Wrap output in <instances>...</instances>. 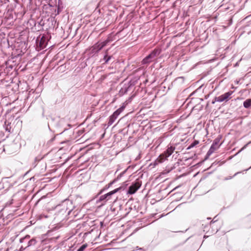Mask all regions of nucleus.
Here are the masks:
<instances>
[{"label": "nucleus", "instance_id": "f257e3e1", "mask_svg": "<svg viewBox=\"0 0 251 251\" xmlns=\"http://www.w3.org/2000/svg\"><path fill=\"white\" fill-rule=\"evenodd\" d=\"M161 52V50L159 49H155L151 52L146 56L142 61L143 64L149 63L151 62L155 57H156Z\"/></svg>", "mask_w": 251, "mask_h": 251}, {"label": "nucleus", "instance_id": "f03ea898", "mask_svg": "<svg viewBox=\"0 0 251 251\" xmlns=\"http://www.w3.org/2000/svg\"><path fill=\"white\" fill-rule=\"evenodd\" d=\"M109 42L108 40H106L101 43L98 42L92 47V51L93 52H97L105 47Z\"/></svg>", "mask_w": 251, "mask_h": 251}, {"label": "nucleus", "instance_id": "7ed1b4c3", "mask_svg": "<svg viewBox=\"0 0 251 251\" xmlns=\"http://www.w3.org/2000/svg\"><path fill=\"white\" fill-rule=\"evenodd\" d=\"M141 186V182L139 181L135 182L129 187L127 194L130 195L134 194L140 188Z\"/></svg>", "mask_w": 251, "mask_h": 251}, {"label": "nucleus", "instance_id": "20e7f679", "mask_svg": "<svg viewBox=\"0 0 251 251\" xmlns=\"http://www.w3.org/2000/svg\"><path fill=\"white\" fill-rule=\"evenodd\" d=\"M221 139V137H218L214 140V142L210 148L209 152L212 153L220 147L221 145V143H220Z\"/></svg>", "mask_w": 251, "mask_h": 251}, {"label": "nucleus", "instance_id": "39448f33", "mask_svg": "<svg viewBox=\"0 0 251 251\" xmlns=\"http://www.w3.org/2000/svg\"><path fill=\"white\" fill-rule=\"evenodd\" d=\"M232 93L233 91H229L221 96H220L218 97H216L215 98V100L218 102H222L225 100L227 101L229 99H230V96L232 95Z\"/></svg>", "mask_w": 251, "mask_h": 251}, {"label": "nucleus", "instance_id": "423d86ee", "mask_svg": "<svg viewBox=\"0 0 251 251\" xmlns=\"http://www.w3.org/2000/svg\"><path fill=\"white\" fill-rule=\"evenodd\" d=\"M37 44L39 46L40 50L45 49L48 44V39L45 36H42L41 39L37 40Z\"/></svg>", "mask_w": 251, "mask_h": 251}, {"label": "nucleus", "instance_id": "0eeeda50", "mask_svg": "<svg viewBox=\"0 0 251 251\" xmlns=\"http://www.w3.org/2000/svg\"><path fill=\"white\" fill-rule=\"evenodd\" d=\"M123 109V107L120 108L113 113V114L110 117L109 124H111L115 121L117 117L122 111Z\"/></svg>", "mask_w": 251, "mask_h": 251}, {"label": "nucleus", "instance_id": "6e6552de", "mask_svg": "<svg viewBox=\"0 0 251 251\" xmlns=\"http://www.w3.org/2000/svg\"><path fill=\"white\" fill-rule=\"evenodd\" d=\"M122 187H120L119 188H117L109 192H108V193L105 194V197H106V201H107L111 199V196L114 194H115L116 193L118 192V191H119L121 189H122Z\"/></svg>", "mask_w": 251, "mask_h": 251}, {"label": "nucleus", "instance_id": "1a4fd4ad", "mask_svg": "<svg viewBox=\"0 0 251 251\" xmlns=\"http://www.w3.org/2000/svg\"><path fill=\"white\" fill-rule=\"evenodd\" d=\"M175 150V147L171 146L170 147H168L164 153L166 155V156L169 157L173 153Z\"/></svg>", "mask_w": 251, "mask_h": 251}, {"label": "nucleus", "instance_id": "9d476101", "mask_svg": "<svg viewBox=\"0 0 251 251\" xmlns=\"http://www.w3.org/2000/svg\"><path fill=\"white\" fill-rule=\"evenodd\" d=\"M166 154L164 153H163L162 154H161L158 158L157 159V160L159 162V163H162V162H163L166 159H167V157H168V156H166Z\"/></svg>", "mask_w": 251, "mask_h": 251}, {"label": "nucleus", "instance_id": "9b49d317", "mask_svg": "<svg viewBox=\"0 0 251 251\" xmlns=\"http://www.w3.org/2000/svg\"><path fill=\"white\" fill-rule=\"evenodd\" d=\"M243 105L246 108L251 107V98L246 100L244 102Z\"/></svg>", "mask_w": 251, "mask_h": 251}, {"label": "nucleus", "instance_id": "f8f14e48", "mask_svg": "<svg viewBox=\"0 0 251 251\" xmlns=\"http://www.w3.org/2000/svg\"><path fill=\"white\" fill-rule=\"evenodd\" d=\"M111 56H108V50H106L105 51V55L104 57V59L105 60V63H107V62L110 59Z\"/></svg>", "mask_w": 251, "mask_h": 251}, {"label": "nucleus", "instance_id": "ddd939ff", "mask_svg": "<svg viewBox=\"0 0 251 251\" xmlns=\"http://www.w3.org/2000/svg\"><path fill=\"white\" fill-rule=\"evenodd\" d=\"M199 141L197 140H195L194 141L193 143H192L188 148V149H191L195 147L196 145H198L199 144Z\"/></svg>", "mask_w": 251, "mask_h": 251}, {"label": "nucleus", "instance_id": "4468645a", "mask_svg": "<svg viewBox=\"0 0 251 251\" xmlns=\"http://www.w3.org/2000/svg\"><path fill=\"white\" fill-rule=\"evenodd\" d=\"M87 246L86 244L83 245L77 250V251H83Z\"/></svg>", "mask_w": 251, "mask_h": 251}, {"label": "nucleus", "instance_id": "2eb2a0df", "mask_svg": "<svg viewBox=\"0 0 251 251\" xmlns=\"http://www.w3.org/2000/svg\"><path fill=\"white\" fill-rule=\"evenodd\" d=\"M99 200H100V201H106V197H105V195L101 196Z\"/></svg>", "mask_w": 251, "mask_h": 251}, {"label": "nucleus", "instance_id": "dca6fc26", "mask_svg": "<svg viewBox=\"0 0 251 251\" xmlns=\"http://www.w3.org/2000/svg\"><path fill=\"white\" fill-rule=\"evenodd\" d=\"M250 143H249L248 144H246L245 146H244L241 150L239 151H242L243 150H244L245 148H246V147L247 146V145L249 144Z\"/></svg>", "mask_w": 251, "mask_h": 251}, {"label": "nucleus", "instance_id": "f3484780", "mask_svg": "<svg viewBox=\"0 0 251 251\" xmlns=\"http://www.w3.org/2000/svg\"><path fill=\"white\" fill-rule=\"evenodd\" d=\"M103 190H104V189H103L101 190L100 191V192L99 193V195H100V194H101V193H102V192L103 191Z\"/></svg>", "mask_w": 251, "mask_h": 251}, {"label": "nucleus", "instance_id": "a211bd4d", "mask_svg": "<svg viewBox=\"0 0 251 251\" xmlns=\"http://www.w3.org/2000/svg\"><path fill=\"white\" fill-rule=\"evenodd\" d=\"M34 241L32 240H31L29 241V244H30V245H31L32 244V242H33Z\"/></svg>", "mask_w": 251, "mask_h": 251}]
</instances>
